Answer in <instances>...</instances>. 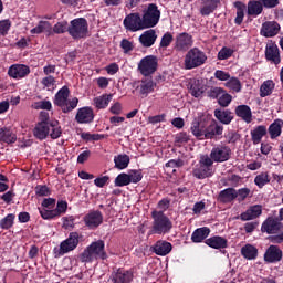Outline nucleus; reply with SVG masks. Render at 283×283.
<instances>
[{
    "label": "nucleus",
    "mask_w": 283,
    "mask_h": 283,
    "mask_svg": "<svg viewBox=\"0 0 283 283\" xmlns=\"http://www.w3.org/2000/svg\"><path fill=\"white\" fill-rule=\"evenodd\" d=\"M61 134H63V130L59 125V120H42L38 123L33 129V136H35L38 140H45L48 136H51V138L55 140L56 138H61Z\"/></svg>",
    "instance_id": "1"
},
{
    "label": "nucleus",
    "mask_w": 283,
    "mask_h": 283,
    "mask_svg": "<svg viewBox=\"0 0 283 283\" xmlns=\"http://www.w3.org/2000/svg\"><path fill=\"white\" fill-rule=\"evenodd\" d=\"M106 258L107 253H105V242L103 240L92 242L80 255L81 262H94Z\"/></svg>",
    "instance_id": "2"
},
{
    "label": "nucleus",
    "mask_w": 283,
    "mask_h": 283,
    "mask_svg": "<svg viewBox=\"0 0 283 283\" xmlns=\"http://www.w3.org/2000/svg\"><path fill=\"white\" fill-rule=\"evenodd\" d=\"M67 98H70V88L67 86H63L54 96L53 103L62 109L63 114H70V112L78 107V97H72L70 106L66 104Z\"/></svg>",
    "instance_id": "3"
},
{
    "label": "nucleus",
    "mask_w": 283,
    "mask_h": 283,
    "mask_svg": "<svg viewBox=\"0 0 283 283\" xmlns=\"http://www.w3.org/2000/svg\"><path fill=\"white\" fill-rule=\"evenodd\" d=\"M207 63V53H205L199 48L190 49L184 59L185 70H196V67H201Z\"/></svg>",
    "instance_id": "4"
},
{
    "label": "nucleus",
    "mask_w": 283,
    "mask_h": 283,
    "mask_svg": "<svg viewBox=\"0 0 283 283\" xmlns=\"http://www.w3.org/2000/svg\"><path fill=\"white\" fill-rule=\"evenodd\" d=\"M153 232L157 233L158 235H163L165 233H169L171 231V220L165 216L163 212L153 211Z\"/></svg>",
    "instance_id": "5"
},
{
    "label": "nucleus",
    "mask_w": 283,
    "mask_h": 283,
    "mask_svg": "<svg viewBox=\"0 0 283 283\" xmlns=\"http://www.w3.org/2000/svg\"><path fill=\"white\" fill-rule=\"evenodd\" d=\"M67 32L73 39H85L88 32L87 20H85V18H77L72 20Z\"/></svg>",
    "instance_id": "6"
},
{
    "label": "nucleus",
    "mask_w": 283,
    "mask_h": 283,
    "mask_svg": "<svg viewBox=\"0 0 283 283\" xmlns=\"http://www.w3.org/2000/svg\"><path fill=\"white\" fill-rule=\"evenodd\" d=\"M142 21L146 30L156 28V25H158V21H160V10H158V7L156 4H149L147 10L144 12Z\"/></svg>",
    "instance_id": "7"
},
{
    "label": "nucleus",
    "mask_w": 283,
    "mask_h": 283,
    "mask_svg": "<svg viewBox=\"0 0 283 283\" xmlns=\"http://www.w3.org/2000/svg\"><path fill=\"white\" fill-rule=\"evenodd\" d=\"M158 70V57L155 55H147L138 63V72L143 76H151Z\"/></svg>",
    "instance_id": "8"
},
{
    "label": "nucleus",
    "mask_w": 283,
    "mask_h": 283,
    "mask_svg": "<svg viewBox=\"0 0 283 283\" xmlns=\"http://www.w3.org/2000/svg\"><path fill=\"white\" fill-rule=\"evenodd\" d=\"M133 87L138 91V94L144 98H147L148 94L156 92L157 84L150 77H144L138 82H135Z\"/></svg>",
    "instance_id": "9"
},
{
    "label": "nucleus",
    "mask_w": 283,
    "mask_h": 283,
    "mask_svg": "<svg viewBox=\"0 0 283 283\" xmlns=\"http://www.w3.org/2000/svg\"><path fill=\"white\" fill-rule=\"evenodd\" d=\"M124 28L128 32H140V30H146L145 24L143 22V18H140L139 13H130L124 19Z\"/></svg>",
    "instance_id": "10"
},
{
    "label": "nucleus",
    "mask_w": 283,
    "mask_h": 283,
    "mask_svg": "<svg viewBox=\"0 0 283 283\" xmlns=\"http://www.w3.org/2000/svg\"><path fill=\"white\" fill-rule=\"evenodd\" d=\"M81 240V235L78 232H71L69 237L60 243L59 255H65L71 251H74L76 247H78V242Z\"/></svg>",
    "instance_id": "11"
},
{
    "label": "nucleus",
    "mask_w": 283,
    "mask_h": 283,
    "mask_svg": "<svg viewBox=\"0 0 283 283\" xmlns=\"http://www.w3.org/2000/svg\"><path fill=\"white\" fill-rule=\"evenodd\" d=\"M193 45V36L189 33H179L175 40V50L177 52H187Z\"/></svg>",
    "instance_id": "12"
},
{
    "label": "nucleus",
    "mask_w": 283,
    "mask_h": 283,
    "mask_svg": "<svg viewBox=\"0 0 283 283\" xmlns=\"http://www.w3.org/2000/svg\"><path fill=\"white\" fill-rule=\"evenodd\" d=\"M210 158L214 163H227L231 158V148L227 146H218L212 148Z\"/></svg>",
    "instance_id": "13"
},
{
    "label": "nucleus",
    "mask_w": 283,
    "mask_h": 283,
    "mask_svg": "<svg viewBox=\"0 0 283 283\" xmlns=\"http://www.w3.org/2000/svg\"><path fill=\"white\" fill-rule=\"evenodd\" d=\"M283 252L277 245H270L263 255L264 262L268 264H275L282 262Z\"/></svg>",
    "instance_id": "14"
},
{
    "label": "nucleus",
    "mask_w": 283,
    "mask_h": 283,
    "mask_svg": "<svg viewBox=\"0 0 283 283\" xmlns=\"http://www.w3.org/2000/svg\"><path fill=\"white\" fill-rule=\"evenodd\" d=\"M201 17H209L220 8V0H198Z\"/></svg>",
    "instance_id": "15"
},
{
    "label": "nucleus",
    "mask_w": 283,
    "mask_h": 283,
    "mask_svg": "<svg viewBox=\"0 0 283 283\" xmlns=\"http://www.w3.org/2000/svg\"><path fill=\"white\" fill-rule=\"evenodd\" d=\"M283 224L277 219L269 217L261 226L262 233H268L269 235L280 233Z\"/></svg>",
    "instance_id": "16"
},
{
    "label": "nucleus",
    "mask_w": 283,
    "mask_h": 283,
    "mask_svg": "<svg viewBox=\"0 0 283 283\" xmlns=\"http://www.w3.org/2000/svg\"><path fill=\"white\" fill-rule=\"evenodd\" d=\"M8 74L11 78H15L17 81L25 78V76L30 74V66L25 64H13L9 67Z\"/></svg>",
    "instance_id": "17"
},
{
    "label": "nucleus",
    "mask_w": 283,
    "mask_h": 283,
    "mask_svg": "<svg viewBox=\"0 0 283 283\" xmlns=\"http://www.w3.org/2000/svg\"><path fill=\"white\" fill-rule=\"evenodd\" d=\"M84 223L88 229H97L103 224V213L101 211H91L84 217Z\"/></svg>",
    "instance_id": "18"
},
{
    "label": "nucleus",
    "mask_w": 283,
    "mask_h": 283,
    "mask_svg": "<svg viewBox=\"0 0 283 283\" xmlns=\"http://www.w3.org/2000/svg\"><path fill=\"white\" fill-rule=\"evenodd\" d=\"M151 249L153 253H155L156 255L165 256L171 253L174 247L168 241L159 240L151 247Z\"/></svg>",
    "instance_id": "19"
},
{
    "label": "nucleus",
    "mask_w": 283,
    "mask_h": 283,
    "mask_svg": "<svg viewBox=\"0 0 283 283\" xmlns=\"http://www.w3.org/2000/svg\"><path fill=\"white\" fill-rule=\"evenodd\" d=\"M156 39H158V34H156V30L149 29L139 35V43L140 45H143V48H151V45L156 43Z\"/></svg>",
    "instance_id": "20"
},
{
    "label": "nucleus",
    "mask_w": 283,
    "mask_h": 283,
    "mask_svg": "<svg viewBox=\"0 0 283 283\" xmlns=\"http://www.w3.org/2000/svg\"><path fill=\"white\" fill-rule=\"evenodd\" d=\"M75 119L80 124L92 123L94 120V111L90 107H82L77 111Z\"/></svg>",
    "instance_id": "21"
},
{
    "label": "nucleus",
    "mask_w": 283,
    "mask_h": 283,
    "mask_svg": "<svg viewBox=\"0 0 283 283\" xmlns=\"http://www.w3.org/2000/svg\"><path fill=\"white\" fill-rule=\"evenodd\" d=\"M262 216V206L255 205L250 207L245 212L240 214V218L243 222L249 220H255V218H260Z\"/></svg>",
    "instance_id": "22"
},
{
    "label": "nucleus",
    "mask_w": 283,
    "mask_h": 283,
    "mask_svg": "<svg viewBox=\"0 0 283 283\" xmlns=\"http://www.w3.org/2000/svg\"><path fill=\"white\" fill-rule=\"evenodd\" d=\"M222 132H224V127H222V125L218 124L216 120H212L205 129V138L211 139L216 138V136H222Z\"/></svg>",
    "instance_id": "23"
},
{
    "label": "nucleus",
    "mask_w": 283,
    "mask_h": 283,
    "mask_svg": "<svg viewBox=\"0 0 283 283\" xmlns=\"http://www.w3.org/2000/svg\"><path fill=\"white\" fill-rule=\"evenodd\" d=\"M210 249H227L229 241L224 237L214 235L205 241Z\"/></svg>",
    "instance_id": "24"
},
{
    "label": "nucleus",
    "mask_w": 283,
    "mask_h": 283,
    "mask_svg": "<svg viewBox=\"0 0 283 283\" xmlns=\"http://www.w3.org/2000/svg\"><path fill=\"white\" fill-rule=\"evenodd\" d=\"M280 32V24L277 22H265L262 24V36L271 38L277 35Z\"/></svg>",
    "instance_id": "25"
},
{
    "label": "nucleus",
    "mask_w": 283,
    "mask_h": 283,
    "mask_svg": "<svg viewBox=\"0 0 283 283\" xmlns=\"http://www.w3.org/2000/svg\"><path fill=\"white\" fill-rule=\"evenodd\" d=\"M269 130L264 125L254 127L250 133L253 145H260L262 143V137L266 136Z\"/></svg>",
    "instance_id": "26"
},
{
    "label": "nucleus",
    "mask_w": 283,
    "mask_h": 283,
    "mask_svg": "<svg viewBox=\"0 0 283 283\" xmlns=\"http://www.w3.org/2000/svg\"><path fill=\"white\" fill-rule=\"evenodd\" d=\"M265 56L268 61H272L275 65L280 64V49L275 44H269L265 49Z\"/></svg>",
    "instance_id": "27"
},
{
    "label": "nucleus",
    "mask_w": 283,
    "mask_h": 283,
    "mask_svg": "<svg viewBox=\"0 0 283 283\" xmlns=\"http://www.w3.org/2000/svg\"><path fill=\"white\" fill-rule=\"evenodd\" d=\"M235 114L239 116V118H242L244 123H251L253 120V113L251 112V107L247 105L237 106Z\"/></svg>",
    "instance_id": "28"
},
{
    "label": "nucleus",
    "mask_w": 283,
    "mask_h": 283,
    "mask_svg": "<svg viewBox=\"0 0 283 283\" xmlns=\"http://www.w3.org/2000/svg\"><path fill=\"white\" fill-rule=\"evenodd\" d=\"M193 176L199 180H205V178H209L210 176H213V168H209V166L199 164V166H197L193 169Z\"/></svg>",
    "instance_id": "29"
},
{
    "label": "nucleus",
    "mask_w": 283,
    "mask_h": 283,
    "mask_svg": "<svg viewBox=\"0 0 283 283\" xmlns=\"http://www.w3.org/2000/svg\"><path fill=\"white\" fill-rule=\"evenodd\" d=\"M209 233H211V230L207 227L198 228L195 230L191 234V240L196 244L202 242L203 240H207L209 238Z\"/></svg>",
    "instance_id": "30"
},
{
    "label": "nucleus",
    "mask_w": 283,
    "mask_h": 283,
    "mask_svg": "<svg viewBox=\"0 0 283 283\" xmlns=\"http://www.w3.org/2000/svg\"><path fill=\"white\" fill-rule=\"evenodd\" d=\"M262 10H264V7L260 0L249 1L248 3L249 17H260V14H262Z\"/></svg>",
    "instance_id": "31"
},
{
    "label": "nucleus",
    "mask_w": 283,
    "mask_h": 283,
    "mask_svg": "<svg viewBox=\"0 0 283 283\" xmlns=\"http://www.w3.org/2000/svg\"><path fill=\"white\" fill-rule=\"evenodd\" d=\"M241 255L245 259V260H256L258 258V248H255V245L252 244H245L241 248Z\"/></svg>",
    "instance_id": "32"
},
{
    "label": "nucleus",
    "mask_w": 283,
    "mask_h": 283,
    "mask_svg": "<svg viewBox=\"0 0 283 283\" xmlns=\"http://www.w3.org/2000/svg\"><path fill=\"white\" fill-rule=\"evenodd\" d=\"M235 198H238V191L233 188L224 189L219 193L220 202H233Z\"/></svg>",
    "instance_id": "33"
},
{
    "label": "nucleus",
    "mask_w": 283,
    "mask_h": 283,
    "mask_svg": "<svg viewBox=\"0 0 283 283\" xmlns=\"http://www.w3.org/2000/svg\"><path fill=\"white\" fill-rule=\"evenodd\" d=\"M282 125L283 120L282 119H275L270 126H269V134L270 138L275 139L279 138V136L282 135Z\"/></svg>",
    "instance_id": "34"
},
{
    "label": "nucleus",
    "mask_w": 283,
    "mask_h": 283,
    "mask_svg": "<svg viewBox=\"0 0 283 283\" xmlns=\"http://www.w3.org/2000/svg\"><path fill=\"white\" fill-rule=\"evenodd\" d=\"M273 90H275V82H273L272 80L264 81L260 86L261 98H266V96H271L273 94Z\"/></svg>",
    "instance_id": "35"
},
{
    "label": "nucleus",
    "mask_w": 283,
    "mask_h": 283,
    "mask_svg": "<svg viewBox=\"0 0 283 283\" xmlns=\"http://www.w3.org/2000/svg\"><path fill=\"white\" fill-rule=\"evenodd\" d=\"M42 32L49 36L52 35V24L48 21H40L35 28L31 29V34H42Z\"/></svg>",
    "instance_id": "36"
},
{
    "label": "nucleus",
    "mask_w": 283,
    "mask_h": 283,
    "mask_svg": "<svg viewBox=\"0 0 283 283\" xmlns=\"http://www.w3.org/2000/svg\"><path fill=\"white\" fill-rule=\"evenodd\" d=\"M113 280L114 283H129L134 280V274L129 271L118 270Z\"/></svg>",
    "instance_id": "37"
},
{
    "label": "nucleus",
    "mask_w": 283,
    "mask_h": 283,
    "mask_svg": "<svg viewBox=\"0 0 283 283\" xmlns=\"http://www.w3.org/2000/svg\"><path fill=\"white\" fill-rule=\"evenodd\" d=\"M205 125H202L198 120H193L190 127L191 134L195 136V138H198L199 140H203L205 138Z\"/></svg>",
    "instance_id": "38"
},
{
    "label": "nucleus",
    "mask_w": 283,
    "mask_h": 283,
    "mask_svg": "<svg viewBox=\"0 0 283 283\" xmlns=\"http://www.w3.org/2000/svg\"><path fill=\"white\" fill-rule=\"evenodd\" d=\"M207 87L200 81H195L190 86V94L195 98H202Z\"/></svg>",
    "instance_id": "39"
},
{
    "label": "nucleus",
    "mask_w": 283,
    "mask_h": 283,
    "mask_svg": "<svg viewBox=\"0 0 283 283\" xmlns=\"http://www.w3.org/2000/svg\"><path fill=\"white\" fill-rule=\"evenodd\" d=\"M234 8H237V17L234 19V23L237 25H242V22L244 21V12H247V4L237 1L234 2Z\"/></svg>",
    "instance_id": "40"
},
{
    "label": "nucleus",
    "mask_w": 283,
    "mask_h": 283,
    "mask_svg": "<svg viewBox=\"0 0 283 283\" xmlns=\"http://www.w3.org/2000/svg\"><path fill=\"white\" fill-rule=\"evenodd\" d=\"M0 140L2 143H17V135L8 127L0 128Z\"/></svg>",
    "instance_id": "41"
},
{
    "label": "nucleus",
    "mask_w": 283,
    "mask_h": 283,
    "mask_svg": "<svg viewBox=\"0 0 283 283\" xmlns=\"http://www.w3.org/2000/svg\"><path fill=\"white\" fill-rule=\"evenodd\" d=\"M214 116L217 120L222 123L223 125H229L231 120H233V115L230 111H214Z\"/></svg>",
    "instance_id": "42"
},
{
    "label": "nucleus",
    "mask_w": 283,
    "mask_h": 283,
    "mask_svg": "<svg viewBox=\"0 0 283 283\" xmlns=\"http://www.w3.org/2000/svg\"><path fill=\"white\" fill-rule=\"evenodd\" d=\"M115 169H127L129 167V157L125 154L117 155L114 157Z\"/></svg>",
    "instance_id": "43"
},
{
    "label": "nucleus",
    "mask_w": 283,
    "mask_h": 283,
    "mask_svg": "<svg viewBox=\"0 0 283 283\" xmlns=\"http://www.w3.org/2000/svg\"><path fill=\"white\" fill-rule=\"evenodd\" d=\"M112 102V95H102L94 98V105L97 109H105Z\"/></svg>",
    "instance_id": "44"
},
{
    "label": "nucleus",
    "mask_w": 283,
    "mask_h": 283,
    "mask_svg": "<svg viewBox=\"0 0 283 283\" xmlns=\"http://www.w3.org/2000/svg\"><path fill=\"white\" fill-rule=\"evenodd\" d=\"M224 85L226 87H228V90H231L232 92H242V83L238 77L228 78Z\"/></svg>",
    "instance_id": "45"
},
{
    "label": "nucleus",
    "mask_w": 283,
    "mask_h": 283,
    "mask_svg": "<svg viewBox=\"0 0 283 283\" xmlns=\"http://www.w3.org/2000/svg\"><path fill=\"white\" fill-rule=\"evenodd\" d=\"M41 84L43 85L44 90H48V92H53V90H56V80L51 75L42 78Z\"/></svg>",
    "instance_id": "46"
},
{
    "label": "nucleus",
    "mask_w": 283,
    "mask_h": 283,
    "mask_svg": "<svg viewBox=\"0 0 283 283\" xmlns=\"http://www.w3.org/2000/svg\"><path fill=\"white\" fill-rule=\"evenodd\" d=\"M271 182V179H269V174L268 172H261L254 178V185L259 187V189H262L264 185H269Z\"/></svg>",
    "instance_id": "47"
},
{
    "label": "nucleus",
    "mask_w": 283,
    "mask_h": 283,
    "mask_svg": "<svg viewBox=\"0 0 283 283\" xmlns=\"http://www.w3.org/2000/svg\"><path fill=\"white\" fill-rule=\"evenodd\" d=\"M127 185H132L127 172H122L115 178V187H127Z\"/></svg>",
    "instance_id": "48"
},
{
    "label": "nucleus",
    "mask_w": 283,
    "mask_h": 283,
    "mask_svg": "<svg viewBox=\"0 0 283 283\" xmlns=\"http://www.w3.org/2000/svg\"><path fill=\"white\" fill-rule=\"evenodd\" d=\"M130 184L136 185L143 180V172L140 170H129L127 172Z\"/></svg>",
    "instance_id": "49"
},
{
    "label": "nucleus",
    "mask_w": 283,
    "mask_h": 283,
    "mask_svg": "<svg viewBox=\"0 0 283 283\" xmlns=\"http://www.w3.org/2000/svg\"><path fill=\"white\" fill-rule=\"evenodd\" d=\"M69 25L66 21L57 22L53 28H52V34H64V32H67Z\"/></svg>",
    "instance_id": "50"
},
{
    "label": "nucleus",
    "mask_w": 283,
    "mask_h": 283,
    "mask_svg": "<svg viewBox=\"0 0 283 283\" xmlns=\"http://www.w3.org/2000/svg\"><path fill=\"white\" fill-rule=\"evenodd\" d=\"M231 101H233V96L229 93H223L219 96L218 103L221 107H229L231 104Z\"/></svg>",
    "instance_id": "51"
},
{
    "label": "nucleus",
    "mask_w": 283,
    "mask_h": 283,
    "mask_svg": "<svg viewBox=\"0 0 283 283\" xmlns=\"http://www.w3.org/2000/svg\"><path fill=\"white\" fill-rule=\"evenodd\" d=\"M40 214L43 220H53V218H57L55 210L50 208L40 209Z\"/></svg>",
    "instance_id": "52"
},
{
    "label": "nucleus",
    "mask_w": 283,
    "mask_h": 283,
    "mask_svg": "<svg viewBox=\"0 0 283 283\" xmlns=\"http://www.w3.org/2000/svg\"><path fill=\"white\" fill-rule=\"evenodd\" d=\"M14 224V214L10 213L0 221L1 229H11Z\"/></svg>",
    "instance_id": "53"
},
{
    "label": "nucleus",
    "mask_w": 283,
    "mask_h": 283,
    "mask_svg": "<svg viewBox=\"0 0 283 283\" xmlns=\"http://www.w3.org/2000/svg\"><path fill=\"white\" fill-rule=\"evenodd\" d=\"M12 28V22L10 20L0 21V36H7Z\"/></svg>",
    "instance_id": "54"
},
{
    "label": "nucleus",
    "mask_w": 283,
    "mask_h": 283,
    "mask_svg": "<svg viewBox=\"0 0 283 283\" xmlns=\"http://www.w3.org/2000/svg\"><path fill=\"white\" fill-rule=\"evenodd\" d=\"M233 56V50L227 46L222 48L218 53L219 61H227V59H231Z\"/></svg>",
    "instance_id": "55"
},
{
    "label": "nucleus",
    "mask_w": 283,
    "mask_h": 283,
    "mask_svg": "<svg viewBox=\"0 0 283 283\" xmlns=\"http://www.w3.org/2000/svg\"><path fill=\"white\" fill-rule=\"evenodd\" d=\"M120 48H122L124 54H129V52L134 51V42H132L127 39H123L120 41Z\"/></svg>",
    "instance_id": "56"
},
{
    "label": "nucleus",
    "mask_w": 283,
    "mask_h": 283,
    "mask_svg": "<svg viewBox=\"0 0 283 283\" xmlns=\"http://www.w3.org/2000/svg\"><path fill=\"white\" fill-rule=\"evenodd\" d=\"M33 109H46L50 111L52 109V102L50 101H40V102H35L32 105Z\"/></svg>",
    "instance_id": "57"
},
{
    "label": "nucleus",
    "mask_w": 283,
    "mask_h": 283,
    "mask_svg": "<svg viewBox=\"0 0 283 283\" xmlns=\"http://www.w3.org/2000/svg\"><path fill=\"white\" fill-rule=\"evenodd\" d=\"M249 196H251V189H249V188H241L237 191V198H238L239 202L247 200V198H249Z\"/></svg>",
    "instance_id": "58"
},
{
    "label": "nucleus",
    "mask_w": 283,
    "mask_h": 283,
    "mask_svg": "<svg viewBox=\"0 0 283 283\" xmlns=\"http://www.w3.org/2000/svg\"><path fill=\"white\" fill-rule=\"evenodd\" d=\"M53 210L55 211V216L61 217L65 211H67V202L65 201H59L56 208Z\"/></svg>",
    "instance_id": "59"
},
{
    "label": "nucleus",
    "mask_w": 283,
    "mask_h": 283,
    "mask_svg": "<svg viewBox=\"0 0 283 283\" xmlns=\"http://www.w3.org/2000/svg\"><path fill=\"white\" fill-rule=\"evenodd\" d=\"M171 41H174V35L170 32H166L161 38L160 48H169Z\"/></svg>",
    "instance_id": "60"
},
{
    "label": "nucleus",
    "mask_w": 283,
    "mask_h": 283,
    "mask_svg": "<svg viewBox=\"0 0 283 283\" xmlns=\"http://www.w3.org/2000/svg\"><path fill=\"white\" fill-rule=\"evenodd\" d=\"M199 165H203L205 167H209L210 169H212L213 158L209 157L208 155H202L200 157Z\"/></svg>",
    "instance_id": "61"
},
{
    "label": "nucleus",
    "mask_w": 283,
    "mask_h": 283,
    "mask_svg": "<svg viewBox=\"0 0 283 283\" xmlns=\"http://www.w3.org/2000/svg\"><path fill=\"white\" fill-rule=\"evenodd\" d=\"M189 140H190V137L187 133H179L175 137V142L178 145H184V143H189Z\"/></svg>",
    "instance_id": "62"
},
{
    "label": "nucleus",
    "mask_w": 283,
    "mask_h": 283,
    "mask_svg": "<svg viewBox=\"0 0 283 283\" xmlns=\"http://www.w3.org/2000/svg\"><path fill=\"white\" fill-rule=\"evenodd\" d=\"M214 78H217L218 81H229L231 78V75L222 70H217L214 72Z\"/></svg>",
    "instance_id": "63"
},
{
    "label": "nucleus",
    "mask_w": 283,
    "mask_h": 283,
    "mask_svg": "<svg viewBox=\"0 0 283 283\" xmlns=\"http://www.w3.org/2000/svg\"><path fill=\"white\" fill-rule=\"evenodd\" d=\"M62 222H63V229H74L73 216L62 218Z\"/></svg>",
    "instance_id": "64"
}]
</instances>
